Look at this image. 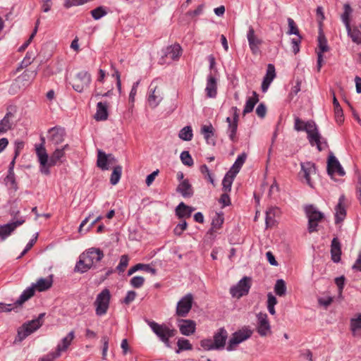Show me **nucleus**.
<instances>
[{
    "instance_id": "1",
    "label": "nucleus",
    "mask_w": 361,
    "mask_h": 361,
    "mask_svg": "<svg viewBox=\"0 0 361 361\" xmlns=\"http://www.w3.org/2000/svg\"><path fill=\"white\" fill-rule=\"evenodd\" d=\"M295 129L298 131L305 130L310 145L312 146L316 145L319 151L324 150L328 147L326 140L320 135L314 123H305L296 118Z\"/></svg>"
},
{
    "instance_id": "2",
    "label": "nucleus",
    "mask_w": 361,
    "mask_h": 361,
    "mask_svg": "<svg viewBox=\"0 0 361 361\" xmlns=\"http://www.w3.org/2000/svg\"><path fill=\"white\" fill-rule=\"evenodd\" d=\"M103 257L104 253L101 250L94 247L90 248L80 255L75 271L85 273L90 269L94 264L99 262Z\"/></svg>"
},
{
    "instance_id": "3",
    "label": "nucleus",
    "mask_w": 361,
    "mask_h": 361,
    "mask_svg": "<svg viewBox=\"0 0 361 361\" xmlns=\"http://www.w3.org/2000/svg\"><path fill=\"white\" fill-rule=\"evenodd\" d=\"M44 313H41L37 318L32 319L27 324H23L18 331V337L15 342H21L27 336L37 331L43 324Z\"/></svg>"
},
{
    "instance_id": "4",
    "label": "nucleus",
    "mask_w": 361,
    "mask_h": 361,
    "mask_svg": "<svg viewBox=\"0 0 361 361\" xmlns=\"http://www.w3.org/2000/svg\"><path fill=\"white\" fill-rule=\"evenodd\" d=\"M147 324L160 340L164 343L166 346L170 347L169 338L176 335V330L170 329L166 324H159L154 321H148Z\"/></svg>"
},
{
    "instance_id": "5",
    "label": "nucleus",
    "mask_w": 361,
    "mask_h": 361,
    "mask_svg": "<svg viewBox=\"0 0 361 361\" xmlns=\"http://www.w3.org/2000/svg\"><path fill=\"white\" fill-rule=\"evenodd\" d=\"M305 212L308 218V231L310 233L317 231L318 224L324 218V214L312 205L307 206Z\"/></svg>"
},
{
    "instance_id": "6",
    "label": "nucleus",
    "mask_w": 361,
    "mask_h": 361,
    "mask_svg": "<svg viewBox=\"0 0 361 361\" xmlns=\"http://www.w3.org/2000/svg\"><path fill=\"white\" fill-rule=\"evenodd\" d=\"M111 299V293L108 288H104L99 293L94 301L96 307V314L99 316L104 315L106 313Z\"/></svg>"
},
{
    "instance_id": "7",
    "label": "nucleus",
    "mask_w": 361,
    "mask_h": 361,
    "mask_svg": "<svg viewBox=\"0 0 361 361\" xmlns=\"http://www.w3.org/2000/svg\"><path fill=\"white\" fill-rule=\"evenodd\" d=\"M91 81V75L87 71H82L74 78L72 86L75 91L82 92L89 87Z\"/></svg>"
},
{
    "instance_id": "8",
    "label": "nucleus",
    "mask_w": 361,
    "mask_h": 361,
    "mask_svg": "<svg viewBox=\"0 0 361 361\" xmlns=\"http://www.w3.org/2000/svg\"><path fill=\"white\" fill-rule=\"evenodd\" d=\"M252 334V331L248 329H243L235 332L228 341L227 350H233L239 343L249 338Z\"/></svg>"
},
{
    "instance_id": "9",
    "label": "nucleus",
    "mask_w": 361,
    "mask_h": 361,
    "mask_svg": "<svg viewBox=\"0 0 361 361\" xmlns=\"http://www.w3.org/2000/svg\"><path fill=\"white\" fill-rule=\"evenodd\" d=\"M162 99L163 93L161 88L156 82H152L149 88L147 104L152 108H154L159 105Z\"/></svg>"
},
{
    "instance_id": "10",
    "label": "nucleus",
    "mask_w": 361,
    "mask_h": 361,
    "mask_svg": "<svg viewBox=\"0 0 361 361\" xmlns=\"http://www.w3.org/2000/svg\"><path fill=\"white\" fill-rule=\"evenodd\" d=\"M247 39L252 54L253 55L259 54L260 47L263 43V40L255 33L252 26L248 27Z\"/></svg>"
},
{
    "instance_id": "11",
    "label": "nucleus",
    "mask_w": 361,
    "mask_h": 361,
    "mask_svg": "<svg viewBox=\"0 0 361 361\" xmlns=\"http://www.w3.org/2000/svg\"><path fill=\"white\" fill-rule=\"evenodd\" d=\"M318 47L316 49L317 54V69L319 72L324 63L323 54L327 52L329 50V47L327 44V40L322 32H319L318 36Z\"/></svg>"
},
{
    "instance_id": "12",
    "label": "nucleus",
    "mask_w": 361,
    "mask_h": 361,
    "mask_svg": "<svg viewBox=\"0 0 361 361\" xmlns=\"http://www.w3.org/2000/svg\"><path fill=\"white\" fill-rule=\"evenodd\" d=\"M193 302V296L188 293L181 298L176 307V314L178 317H185L190 311Z\"/></svg>"
},
{
    "instance_id": "13",
    "label": "nucleus",
    "mask_w": 361,
    "mask_h": 361,
    "mask_svg": "<svg viewBox=\"0 0 361 361\" xmlns=\"http://www.w3.org/2000/svg\"><path fill=\"white\" fill-rule=\"evenodd\" d=\"M182 52V48L178 44H174L168 47L165 50L164 56L160 60V63H169V59L170 61L178 60Z\"/></svg>"
},
{
    "instance_id": "14",
    "label": "nucleus",
    "mask_w": 361,
    "mask_h": 361,
    "mask_svg": "<svg viewBox=\"0 0 361 361\" xmlns=\"http://www.w3.org/2000/svg\"><path fill=\"white\" fill-rule=\"evenodd\" d=\"M250 288V279L247 277L243 278L238 283L231 288L230 293L233 297L240 298L248 293Z\"/></svg>"
},
{
    "instance_id": "15",
    "label": "nucleus",
    "mask_w": 361,
    "mask_h": 361,
    "mask_svg": "<svg viewBox=\"0 0 361 361\" xmlns=\"http://www.w3.org/2000/svg\"><path fill=\"white\" fill-rule=\"evenodd\" d=\"M36 154L41 166V171L44 174H49V159L47 153V150L42 145H35Z\"/></svg>"
},
{
    "instance_id": "16",
    "label": "nucleus",
    "mask_w": 361,
    "mask_h": 361,
    "mask_svg": "<svg viewBox=\"0 0 361 361\" xmlns=\"http://www.w3.org/2000/svg\"><path fill=\"white\" fill-rule=\"evenodd\" d=\"M328 173L331 176L336 173L340 176L345 175V171L338 159L331 154L329 155L327 161Z\"/></svg>"
},
{
    "instance_id": "17",
    "label": "nucleus",
    "mask_w": 361,
    "mask_h": 361,
    "mask_svg": "<svg viewBox=\"0 0 361 361\" xmlns=\"http://www.w3.org/2000/svg\"><path fill=\"white\" fill-rule=\"evenodd\" d=\"M258 325L257 332L261 336H267L271 333V326L268 320V316L265 313H259L257 315Z\"/></svg>"
},
{
    "instance_id": "18",
    "label": "nucleus",
    "mask_w": 361,
    "mask_h": 361,
    "mask_svg": "<svg viewBox=\"0 0 361 361\" xmlns=\"http://www.w3.org/2000/svg\"><path fill=\"white\" fill-rule=\"evenodd\" d=\"M25 222L24 219H19L10 224H5L0 226V238L1 240H5L8 237L11 233L19 226H21Z\"/></svg>"
},
{
    "instance_id": "19",
    "label": "nucleus",
    "mask_w": 361,
    "mask_h": 361,
    "mask_svg": "<svg viewBox=\"0 0 361 361\" xmlns=\"http://www.w3.org/2000/svg\"><path fill=\"white\" fill-rule=\"evenodd\" d=\"M49 140L54 145H59L64 140L65 130L62 128L54 127L49 130Z\"/></svg>"
},
{
    "instance_id": "20",
    "label": "nucleus",
    "mask_w": 361,
    "mask_h": 361,
    "mask_svg": "<svg viewBox=\"0 0 361 361\" xmlns=\"http://www.w3.org/2000/svg\"><path fill=\"white\" fill-rule=\"evenodd\" d=\"M178 326L182 334L190 336L195 331L196 324L190 319H182Z\"/></svg>"
},
{
    "instance_id": "21",
    "label": "nucleus",
    "mask_w": 361,
    "mask_h": 361,
    "mask_svg": "<svg viewBox=\"0 0 361 361\" xmlns=\"http://www.w3.org/2000/svg\"><path fill=\"white\" fill-rule=\"evenodd\" d=\"M275 77H276L275 67L272 64H269L267 66V73L264 78V80H263V82L262 84V90L264 92H265L268 90L270 84L271 83L273 80L275 78Z\"/></svg>"
},
{
    "instance_id": "22",
    "label": "nucleus",
    "mask_w": 361,
    "mask_h": 361,
    "mask_svg": "<svg viewBox=\"0 0 361 361\" xmlns=\"http://www.w3.org/2000/svg\"><path fill=\"white\" fill-rule=\"evenodd\" d=\"M228 333L224 328H221L214 335V343L217 349L222 348L226 344Z\"/></svg>"
},
{
    "instance_id": "23",
    "label": "nucleus",
    "mask_w": 361,
    "mask_h": 361,
    "mask_svg": "<svg viewBox=\"0 0 361 361\" xmlns=\"http://www.w3.org/2000/svg\"><path fill=\"white\" fill-rule=\"evenodd\" d=\"M350 329L353 336H361V313L350 319Z\"/></svg>"
},
{
    "instance_id": "24",
    "label": "nucleus",
    "mask_w": 361,
    "mask_h": 361,
    "mask_svg": "<svg viewBox=\"0 0 361 361\" xmlns=\"http://www.w3.org/2000/svg\"><path fill=\"white\" fill-rule=\"evenodd\" d=\"M300 173L305 179L307 183L310 185V175L315 173L314 164L311 162L301 164V171Z\"/></svg>"
},
{
    "instance_id": "25",
    "label": "nucleus",
    "mask_w": 361,
    "mask_h": 361,
    "mask_svg": "<svg viewBox=\"0 0 361 361\" xmlns=\"http://www.w3.org/2000/svg\"><path fill=\"white\" fill-rule=\"evenodd\" d=\"M106 75V72L104 70L99 69L98 71V76L95 82V94L97 95H106L113 89L112 86L108 87L107 92H104L103 90H101L99 85L104 83Z\"/></svg>"
},
{
    "instance_id": "26",
    "label": "nucleus",
    "mask_w": 361,
    "mask_h": 361,
    "mask_svg": "<svg viewBox=\"0 0 361 361\" xmlns=\"http://www.w3.org/2000/svg\"><path fill=\"white\" fill-rule=\"evenodd\" d=\"M217 84L216 78L212 75H209L207 78V86L205 92L208 97H215L216 95Z\"/></svg>"
},
{
    "instance_id": "27",
    "label": "nucleus",
    "mask_w": 361,
    "mask_h": 361,
    "mask_svg": "<svg viewBox=\"0 0 361 361\" xmlns=\"http://www.w3.org/2000/svg\"><path fill=\"white\" fill-rule=\"evenodd\" d=\"M331 259L334 262H338L341 260V244L336 238L331 241Z\"/></svg>"
},
{
    "instance_id": "28",
    "label": "nucleus",
    "mask_w": 361,
    "mask_h": 361,
    "mask_svg": "<svg viewBox=\"0 0 361 361\" xmlns=\"http://www.w3.org/2000/svg\"><path fill=\"white\" fill-rule=\"evenodd\" d=\"M238 114H234L233 118L228 117L226 118L227 122L228 123V133L229 137L232 141H235V135L238 127Z\"/></svg>"
},
{
    "instance_id": "29",
    "label": "nucleus",
    "mask_w": 361,
    "mask_h": 361,
    "mask_svg": "<svg viewBox=\"0 0 361 361\" xmlns=\"http://www.w3.org/2000/svg\"><path fill=\"white\" fill-rule=\"evenodd\" d=\"M69 146L68 144L65 145L62 148L56 149L49 158V166H54L65 154V150L68 149Z\"/></svg>"
},
{
    "instance_id": "30",
    "label": "nucleus",
    "mask_w": 361,
    "mask_h": 361,
    "mask_svg": "<svg viewBox=\"0 0 361 361\" xmlns=\"http://www.w3.org/2000/svg\"><path fill=\"white\" fill-rule=\"evenodd\" d=\"M193 211V208L187 206L183 202H180L176 209V215L180 219L190 217Z\"/></svg>"
},
{
    "instance_id": "31",
    "label": "nucleus",
    "mask_w": 361,
    "mask_h": 361,
    "mask_svg": "<svg viewBox=\"0 0 361 361\" xmlns=\"http://www.w3.org/2000/svg\"><path fill=\"white\" fill-rule=\"evenodd\" d=\"M348 35L352 39V41L356 44H361V30L357 27H345Z\"/></svg>"
},
{
    "instance_id": "32",
    "label": "nucleus",
    "mask_w": 361,
    "mask_h": 361,
    "mask_svg": "<svg viewBox=\"0 0 361 361\" xmlns=\"http://www.w3.org/2000/svg\"><path fill=\"white\" fill-rule=\"evenodd\" d=\"M177 191L184 197H191L193 194L191 185L188 180H183L178 186Z\"/></svg>"
},
{
    "instance_id": "33",
    "label": "nucleus",
    "mask_w": 361,
    "mask_h": 361,
    "mask_svg": "<svg viewBox=\"0 0 361 361\" xmlns=\"http://www.w3.org/2000/svg\"><path fill=\"white\" fill-rule=\"evenodd\" d=\"M247 157V155L245 152H243L241 154L238 155L235 161L234 162V164H233L229 171H231L232 173L237 175L240 171L241 167L245 162Z\"/></svg>"
},
{
    "instance_id": "34",
    "label": "nucleus",
    "mask_w": 361,
    "mask_h": 361,
    "mask_svg": "<svg viewBox=\"0 0 361 361\" xmlns=\"http://www.w3.org/2000/svg\"><path fill=\"white\" fill-rule=\"evenodd\" d=\"M75 337L74 331H71L65 338L62 339L61 343L59 344L56 350L61 354V352L66 351Z\"/></svg>"
},
{
    "instance_id": "35",
    "label": "nucleus",
    "mask_w": 361,
    "mask_h": 361,
    "mask_svg": "<svg viewBox=\"0 0 361 361\" xmlns=\"http://www.w3.org/2000/svg\"><path fill=\"white\" fill-rule=\"evenodd\" d=\"M258 101V94L255 92H253L252 95L247 98L243 113H251Z\"/></svg>"
},
{
    "instance_id": "36",
    "label": "nucleus",
    "mask_w": 361,
    "mask_h": 361,
    "mask_svg": "<svg viewBox=\"0 0 361 361\" xmlns=\"http://www.w3.org/2000/svg\"><path fill=\"white\" fill-rule=\"evenodd\" d=\"M97 166L102 170H108V157L107 154L102 150H98Z\"/></svg>"
},
{
    "instance_id": "37",
    "label": "nucleus",
    "mask_w": 361,
    "mask_h": 361,
    "mask_svg": "<svg viewBox=\"0 0 361 361\" xmlns=\"http://www.w3.org/2000/svg\"><path fill=\"white\" fill-rule=\"evenodd\" d=\"M200 133L203 135L204 138L208 144H210V139L214 135V129L211 123L203 125L200 128Z\"/></svg>"
},
{
    "instance_id": "38",
    "label": "nucleus",
    "mask_w": 361,
    "mask_h": 361,
    "mask_svg": "<svg viewBox=\"0 0 361 361\" xmlns=\"http://www.w3.org/2000/svg\"><path fill=\"white\" fill-rule=\"evenodd\" d=\"M235 176L236 175L232 173L230 171L226 173L222 181L223 190L225 192L231 191V185Z\"/></svg>"
},
{
    "instance_id": "39",
    "label": "nucleus",
    "mask_w": 361,
    "mask_h": 361,
    "mask_svg": "<svg viewBox=\"0 0 361 361\" xmlns=\"http://www.w3.org/2000/svg\"><path fill=\"white\" fill-rule=\"evenodd\" d=\"M13 114H6L0 121V135L11 128L13 121L11 120Z\"/></svg>"
},
{
    "instance_id": "40",
    "label": "nucleus",
    "mask_w": 361,
    "mask_h": 361,
    "mask_svg": "<svg viewBox=\"0 0 361 361\" xmlns=\"http://www.w3.org/2000/svg\"><path fill=\"white\" fill-rule=\"evenodd\" d=\"M343 13L341 15V20L345 27H349V25H350L353 8L348 4H345L343 6Z\"/></svg>"
},
{
    "instance_id": "41",
    "label": "nucleus",
    "mask_w": 361,
    "mask_h": 361,
    "mask_svg": "<svg viewBox=\"0 0 361 361\" xmlns=\"http://www.w3.org/2000/svg\"><path fill=\"white\" fill-rule=\"evenodd\" d=\"M345 209L344 206L343 205L342 200L341 198L339 199V202L338 203L336 207V224H338L341 222L344 218L345 217Z\"/></svg>"
},
{
    "instance_id": "42",
    "label": "nucleus",
    "mask_w": 361,
    "mask_h": 361,
    "mask_svg": "<svg viewBox=\"0 0 361 361\" xmlns=\"http://www.w3.org/2000/svg\"><path fill=\"white\" fill-rule=\"evenodd\" d=\"M279 213L278 208H269L266 212V225L267 227L272 226L274 224V217Z\"/></svg>"
},
{
    "instance_id": "43",
    "label": "nucleus",
    "mask_w": 361,
    "mask_h": 361,
    "mask_svg": "<svg viewBox=\"0 0 361 361\" xmlns=\"http://www.w3.org/2000/svg\"><path fill=\"white\" fill-rule=\"evenodd\" d=\"M52 284L51 277L47 279H39L37 283L35 285V288L37 289L39 291H44L49 289Z\"/></svg>"
},
{
    "instance_id": "44",
    "label": "nucleus",
    "mask_w": 361,
    "mask_h": 361,
    "mask_svg": "<svg viewBox=\"0 0 361 361\" xmlns=\"http://www.w3.org/2000/svg\"><path fill=\"white\" fill-rule=\"evenodd\" d=\"M178 137L185 141H190L192 139V130L190 126H185L179 132Z\"/></svg>"
},
{
    "instance_id": "45",
    "label": "nucleus",
    "mask_w": 361,
    "mask_h": 361,
    "mask_svg": "<svg viewBox=\"0 0 361 361\" xmlns=\"http://www.w3.org/2000/svg\"><path fill=\"white\" fill-rule=\"evenodd\" d=\"M121 174H122V166H115L114 168L113 171L111 175L110 183L114 185H116L118 183L119 180L121 177Z\"/></svg>"
},
{
    "instance_id": "46",
    "label": "nucleus",
    "mask_w": 361,
    "mask_h": 361,
    "mask_svg": "<svg viewBox=\"0 0 361 361\" xmlns=\"http://www.w3.org/2000/svg\"><path fill=\"white\" fill-rule=\"evenodd\" d=\"M35 293V290L32 288H28L23 291L20 296L19 299L16 301V305H21L28 299H30Z\"/></svg>"
},
{
    "instance_id": "47",
    "label": "nucleus",
    "mask_w": 361,
    "mask_h": 361,
    "mask_svg": "<svg viewBox=\"0 0 361 361\" xmlns=\"http://www.w3.org/2000/svg\"><path fill=\"white\" fill-rule=\"evenodd\" d=\"M274 291L276 294L279 296H283L286 294V286L283 280L279 279L276 281V283L274 286Z\"/></svg>"
},
{
    "instance_id": "48",
    "label": "nucleus",
    "mask_w": 361,
    "mask_h": 361,
    "mask_svg": "<svg viewBox=\"0 0 361 361\" xmlns=\"http://www.w3.org/2000/svg\"><path fill=\"white\" fill-rule=\"evenodd\" d=\"M111 102L107 99H103L98 102L97 105V112L96 113H108V111L110 109Z\"/></svg>"
},
{
    "instance_id": "49",
    "label": "nucleus",
    "mask_w": 361,
    "mask_h": 361,
    "mask_svg": "<svg viewBox=\"0 0 361 361\" xmlns=\"http://www.w3.org/2000/svg\"><path fill=\"white\" fill-rule=\"evenodd\" d=\"M177 345L178 346V349L176 350V353H178L181 350H190L192 349V346L190 341L188 339H185L183 338L178 339Z\"/></svg>"
},
{
    "instance_id": "50",
    "label": "nucleus",
    "mask_w": 361,
    "mask_h": 361,
    "mask_svg": "<svg viewBox=\"0 0 361 361\" xmlns=\"http://www.w3.org/2000/svg\"><path fill=\"white\" fill-rule=\"evenodd\" d=\"M91 14L94 20H99L107 14V11L104 6H99L91 11Z\"/></svg>"
},
{
    "instance_id": "51",
    "label": "nucleus",
    "mask_w": 361,
    "mask_h": 361,
    "mask_svg": "<svg viewBox=\"0 0 361 361\" xmlns=\"http://www.w3.org/2000/svg\"><path fill=\"white\" fill-rule=\"evenodd\" d=\"M267 309L271 314L274 315L276 313L274 306L277 303V300L276 297L270 293L267 295Z\"/></svg>"
},
{
    "instance_id": "52",
    "label": "nucleus",
    "mask_w": 361,
    "mask_h": 361,
    "mask_svg": "<svg viewBox=\"0 0 361 361\" xmlns=\"http://www.w3.org/2000/svg\"><path fill=\"white\" fill-rule=\"evenodd\" d=\"M182 163L188 166H192L194 164L193 159L188 151H183L180 156Z\"/></svg>"
},
{
    "instance_id": "53",
    "label": "nucleus",
    "mask_w": 361,
    "mask_h": 361,
    "mask_svg": "<svg viewBox=\"0 0 361 361\" xmlns=\"http://www.w3.org/2000/svg\"><path fill=\"white\" fill-rule=\"evenodd\" d=\"M129 257L126 255H123L121 257L119 264L116 267V270L118 272H123L128 265Z\"/></svg>"
},
{
    "instance_id": "54",
    "label": "nucleus",
    "mask_w": 361,
    "mask_h": 361,
    "mask_svg": "<svg viewBox=\"0 0 361 361\" xmlns=\"http://www.w3.org/2000/svg\"><path fill=\"white\" fill-rule=\"evenodd\" d=\"M288 34H289V35L294 34L299 37L300 36L299 30H298V26L296 25L295 23L294 22V20L292 18H288Z\"/></svg>"
},
{
    "instance_id": "55",
    "label": "nucleus",
    "mask_w": 361,
    "mask_h": 361,
    "mask_svg": "<svg viewBox=\"0 0 361 361\" xmlns=\"http://www.w3.org/2000/svg\"><path fill=\"white\" fill-rule=\"evenodd\" d=\"M200 345L205 350H217L214 343V341L212 339H203L200 341Z\"/></svg>"
},
{
    "instance_id": "56",
    "label": "nucleus",
    "mask_w": 361,
    "mask_h": 361,
    "mask_svg": "<svg viewBox=\"0 0 361 361\" xmlns=\"http://www.w3.org/2000/svg\"><path fill=\"white\" fill-rule=\"evenodd\" d=\"M223 222H224V218L221 216H220L219 214H216L215 218H214L212 220V230L216 231V230L219 229L221 227V226L222 225Z\"/></svg>"
},
{
    "instance_id": "57",
    "label": "nucleus",
    "mask_w": 361,
    "mask_h": 361,
    "mask_svg": "<svg viewBox=\"0 0 361 361\" xmlns=\"http://www.w3.org/2000/svg\"><path fill=\"white\" fill-rule=\"evenodd\" d=\"M38 23H39V20H37L35 28L33 32L30 36L29 39L23 45H21L19 47V49H18L19 51H25L26 49V48L29 46V44L31 43L32 39L34 38V37L35 36V35L37 33Z\"/></svg>"
},
{
    "instance_id": "58",
    "label": "nucleus",
    "mask_w": 361,
    "mask_h": 361,
    "mask_svg": "<svg viewBox=\"0 0 361 361\" xmlns=\"http://www.w3.org/2000/svg\"><path fill=\"white\" fill-rule=\"evenodd\" d=\"M144 277L139 276H134L130 280L131 286L136 288H140L144 284Z\"/></svg>"
},
{
    "instance_id": "59",
    "label": "nucleus",
    "mask_w": 361,
    "mask_h": 361,
    "mask_svg": "<svg viewBox=\"0 0 361 361\" xmlns=\"http://www.w3.org/2000/svg\"><path fill=\"white\" fill-rule=\"evenodd\" d=\"M187 223L185 221H183L180 224H178L174 228L173 232L176 235H180L187 228Z\"/></svg>"
},
{
    "instance_id": "60",
    "label": "nucleus",
    "mask_w": 361,
    "mask_h": 361,
    "mask_svg": "<svg viewBox=\"0 0 361 361\" xmlns=\"http://www.w3.org/2000/svg\"><path fill=\"white\" fill-rule=\"evenodd\" d=\"M139 82H137L133 84L132 89L130 90V94H129V104L133 105V103L135 102V97L137 94V85Z\"/></svg>"
},
{
    "instance_id": "61",
    "label": "nucleus",
    "mask_w": 361,
    "mask_h": 361,
    "mask_svg": "<svg viewBox=\"0 0 361 361\" xmlns=\"http://www.w3.org/2000/svg\"><path fill=\"white\" fill-rule=\"evenodd\" d=\"M109 338L108 336H104L102 338V342L103 343V348H102V358L104 360L106 359V355H107V350L109 348Z\"/></svg>"
},
{
    "instance_id": "62",
    "label": "nucleus",
    "mask_w": 361,
    "mask_h": 361,
    "mask_svg": "<svg viewBox=\"0 0 361 361\" xmlns=\"http://www.w3.org/2000/svg\"><path fill=\"white\" fill-rule=\"evenodd\" d=\"M300 36H299L298 38H293L291 40L292 51L295 54H298L300 51Z\"/></svg>"
},
{
    "instance_id": "63",
    "label": "nucleus",
    "mask_w": 361,
    "mask_h": 361,
    "mask_svg": "<svg viewBox=\"0 0 361 361\" xmlns=\"http://www.w3.org/2000/svg\"><path fill=\"white\" fill-rule=\"evenodd\" d=\"M60 353L56 350L54 353H49L39 360V361H53L55 358L60 356Z\"/></svg>"
},
{
    "instance_id": "64",
    "label": "nucleus",
    "mask_w": 361,
    "mask_h": 361,
    "mask_svg": "<svg viewBox=\"0 0 361 361\" xmlns=\"http://www.w3.org/2000/svg\"><path fill=\"white\" fill-rule=\"evenodd\" d=\"M136 297V293L135 291L130 290L127 293L126 298H124L123 302L126 304H129L133 302Z\"/></svg>"
}]
</instances>
